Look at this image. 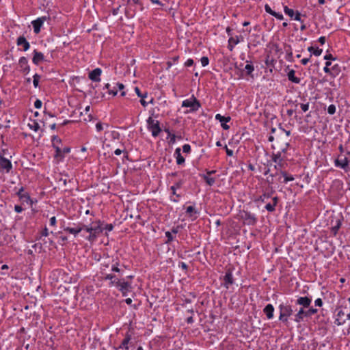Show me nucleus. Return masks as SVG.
Here are the masks:
<instances>
[{
	"label": "nucleus",
	"mask_w": 350,
	"mask_h": 350,
	"mask_svg": "<svg viewBox=\"0 0 350 350\" xmlns=\"http://www.w3.org/2000/svg\"><path fill=\"white\" fill-rule=\"evenodd\" d=\"M284 12L286 15H288L291 18H293L295 12L293 9L289 8L288 6H284Z\"/></svg>",
	"instance_id": "ea45409f"
},
{
	"label": "nucleus",
	"mask_w": 350,
	"mask_h": 350,
	"mask_svg": "<svg viewBox=\"0 0 350 350\" xmlns=\"http://www.w3.org/2000/svg\"><path fill=\"white\" fill-rule=\"evenodd\" d=\"M215 119L221 122V126L224 130L230 129V126L227 124L231 120L230 116H223L219 113L215 115Z\"/></svg>",
	"instance_id": "ddd939ff"
},
{
	"label": "nucleus",
	"mask_w": 350,
	"mask_h": 350,
	"mask_svg": "<svg viewBox=\"0 0 350 350\" xmlns=\"http://www.w3.org/2000/svg\"><path fill=\"white\" fill-rule=\"evenodd\" d=\"M180 151L181 150L180 148H176L174 152V157L176 158V163L178 165H182L185 161V159L182 156Z\"/></svg>",
	"instance_id": "a878e982"
},
{
	"label": "nucleus",
	"mask_w": 350,
	"mask_h": 350,
	"mask_svg": "<svg viewBox=\"0 0 350 350\" xmlns=\"http://www.w3.org/2000/svg\"><path fill=\"white\" fill-rule=\"evenodd\" d=\"M349 161L347 157H345L343 159H336L334 161V165L336 167H339L342 169L345 170L349 166Z\"/></svg>",
	"instance_id": "393cba45"
},
{
	"label": "nucleus",
	"mask_w": 350,
	"mask_h": 350,
	"mask_svg": "<svg viewBox=\"0 0 350 350\" xmlns=\"http://www.w3.org/2000/svg\"><path fill=\"white\" fill-rule=\"evenodd\" d=\"M308 51L312 53L315 56H319L321 55L323 50L319 48L314 49L313 46H309Z\"/></svg>",
	"instance_id": "4c0bfd02"
},
{
	"label": "nucleus",
	"mask_w": 350,
	"mask_h": 350,
	"mask_svg": "<svg viewBox=\"0 0 350 350\" xmlns=\"http://www.w3.org/2000/svg\"><path fill=\"white\" fill-rule=\"evenodd\" d=\"M42 103L40 100L39 99H36V100L34 102V107L36 109H40L42 107Z\"/></svg>",
	"instance_id": "052dcab7"
},
{
	"label": "nucleus",
	"mask_w": 350,
	"mask_h": 350,
	"mask_svg": "<svg viewBox=\"0 0 350 350\" xmlns=\"http://www.w3.org/2000/svg\"><path fill=\"white\" fill-rule=\"evenodd\" d=\"M55 152L54 154V159L56 160L57 163L62 161L65 157L66 154H68L70 152V148L68 146H65L64 148L55 147Z\"/></svg>",
	"instance_id": "0eeeda50"
},
{
	"label": "nucleus",
	"mask_w": 350,
	"mask_h": 350,
	"mask_svg": "<svg viewBox=\"0 0 350 350\" xmlns=\"http://www.w3.org/2000/svg\"><path fill=\"white\" fill-rule=\"evenodd\" d=\"M147 122V128L151 132L153 137H157L161 131V129L158 120H154L152 117H149Z\"/></svg>",
	"instance_id": "20e7f679"
},
{
	"label": "nucleus",
	"mask_w": 350,
	"mask_h": 350,
	"mask_svg": "<svg viewBox=\"0 0 350 350\" xmlns=\"http://www.w3.org/2000/svg\"><path fill=\"white\" fill-rule=\"evenodd\" d=\"M29 127L30 129L38 131L40 129V125L36 121H33L32 124H28Z\"/></svg>",
	"instance_id": "79ce46f5"
},
{
	"label": "nucleus",
	"mask_w": 350,
	"mask_h": 350,
	"mask_svg": "<svg viewBox=\"0 0 350 350\" xmlns=\"http://www.w3.org/2000/svg\"><path fill=\"white\" fill-rule=\"evenodd\" d=\"M234 283V279L233 278L232 269H228L226 271L225 275L224 276L222 285L226 289H228L230 286L232 285Z\"/></svg>",
	"instance_id": "6e6552de"
},
{
	"label": "nucleus",
	"mask_w": 350,
	"mask_h": 350,
	"mask_svg": "<svg viewBox=\"0 0 350 350\" xmlns=\"http://www.w3.org/2000/svg\"><path fill=\"white\" fill-rule=\"evenodd\" d=\"M293 18H294V20H295V21H300L301 23H304V21H301V14L298 11H296L295 12V15Z\"/></svg>",
	"instance_id": "5fc2aeb1"
},
{
	"label": "nucleus",
	"mask_w": 350,
	"mask_h": 350,
	"mask_svg": "<svg viewBox=\"0 0 350 350\" xmlns=\"http://www.w3.org/2000/svg\"><path fill=\"white\" fill-rule=\"evenodd\" d=\"M85 228V224H78L76 227H66L64 228L65 232L72 234L76 237L79 232H81Z\"/></svg>",
	"instance_id": "a211bd4d"
},
{
	"label": "nucleus",
	"mask_w": 350,
	"mask_h": 350,
	"mask_svg": "<svg viewBox=\"0 0 350 350\" xmlns=\"http://www.w3.org/2000/svg\"><path fill=\"white\" fill-rule=\"evenodd\" d=\"M102 74V70L100 68H96L89 72L88 77L90 80L95 82L100 81V75Z\"/></svg>",
	"instance_id": "4468645a"
},
{
	"label": "nucleus",
	"mask_w": 350,
	"mask_h": 350,
	"mask_svg": "<svg viewBox=\"0 0 350 350\" xmlns=\"http://www.w3.org/2000/svg\"><path fill=\"white\" fill-rule=\"evenodd\" d=\"M18 65L21 68V71L24 75H28L30 72V67L28 64V60L25 57H20L18 60Z\"/></svg>",
	"instance_id": "f8f14e48"
},
{
	"label": "nucleus",
	"mask_w": 350,
	"mask_h": 350,
	"mask_svg": "<svg viewBox=\"0 0 350 350\" xmlns=\"http://www.w3.org/2000/svg\"><path fill=\"white\" fill-rule=\"evenodd\" d=\"M96 131L98 132H100L101 131L103 130V124L101 122H98L96 123Z\"/></svg>",
	"instance_id": "774afa93"
},
{
	"label": "nucleus",
	"mask_w": 350,
	"mask_h": 350,
	"mask_svg": "<svg viewBox=\"0 0 350 350\" xmlns=\"http://www.w3.org/2000/svg\"><path fill=\"white\" fill-rule=\"evenodd\" d=\"M307 318V312L304 310V308H300L297 312L294 315V321L296 323H300L304 321V318Z\"/></svg>",
	"instance_id": "aec40b11"
},
{
	"label": "nucleus",
	"mask_w": 350,
	"mask_h": 350,
	"mask_svg": "<svg viewBox=\"0 0 350 350\" xmlns=\"http://www.w3.org/2000/svg\"><path fill=\"white\" fill-rule=\"evenodd\" d=\"M104 89H107L108 91L109 94H111L113 96H116L118 93V90L116 87H113V88H111V85L109 83H106Z\"/></svg>",
	"instance_id": "c9c22d12"
},
{
	"label": "nucleus",
	"mask_w": 350,
	"mask_h": 350,
	"mask_svg": "<svg viewBox=\"0 0 350 350\" xmlns=\"http://www.w3.org/2000/svg\"><path fill=\"white\" fill-rule=\"evenodd\" d=\"M41 78V76L37 73H36L33 76V86L34 88H38V85H39V81Z\"/></svg>",
	"instance_id": "a19ab883"
},
{
	"label": "nucleus",
	"mask_w": 350,
	"mask_h": 350,
	"mask_svg": "<svg viewBox=\"0 0 350 350\" xmlns=\"http://www.w3.org/2000/svg\"><path fill=\"white\" fill-rule=\"evenodd\" d=\"M183 151L184 153L189 154L191 152V146L189 144H184L183 146Z\"/></svg>",
	"instance_id": "864d4df0"
},
{
	"label": "nucleus",
	"mask_w": 350,
	"mask_h": 350,
	"mask_svg": "<svg viewBox=\"0 0 350 350\" xmlns=\"http://www.w3.org/2000/svg\"><path fill=\"white\" fill-rule=\"evenodd\" d=\"M273 16L275 17L277 19H279V20H283L284 19V16H283L282 14L279 13V12H275V13L273 14Z\"/></svg>",
	"instance_id": "0e129e2a"
},
{
	"label": "nucleus",
	"mask_w": 350,
	"mask_h": 350,
	"mask_svg": "<svg viewBox=\"0 0 350 350\" xmlns=\"http://www.w3.org/2000/svg\"><path fill=\"white\" fill-rule=\"evenodd\" d=\"M16 44L18 46H23V50L24 51H27L30 48V44L24 36L18 37L16 40Z\"/></svg>",
	"instance_id": "4be33fe9"
},
{
	"label": "nucleus",
	"mask_w": 350,
	"mask_h": 350,
	"mask_svg": "<svg viewBox=\"0 0 350 350\" xmlns=\"http://www.w3.org/2000/svg\"><path fill=\"white\" fill-rule=\"evenodd\" d=\"M244 70L246 72V75L248 76H252V72L254 70V66L252 65L251 62L247 61V64L245 66Z\"/></svg>",
	"instance_id": "2f4dec72"
},
{
	"label": "nucleus",
	"mask_w": 350,
	"mask_h": 350,
	"mask_svg": "<svg viewBox=\"0 0 350 350\" xmlns=\"http://www.w3.org/2000/svg\"><path fill=\"white\" fill-rule=\"evenodd\" d=\"M315 306L321 307L323 306V301L321 298H318L314 301Z\"/></svg>",
	"instance_id": "e2e57ef3"
},
{
	"label": "nucleus",
	"mask_w": 350,
	"mask_h": 350,
	"mask_svg": "<svg viewBox=\"0 0 350 350\" xmlns=\"http://www.w3.org/2000/svg\"><path fill=\"white\" fill-rule=\"evenodd\" d=\"M126 5L136 8L137 6H139V9L141 11L144 10L142 0H127Z\"/></svg>",
	"instance_id": "bb28decb"
},
{
	"label": "nucleus",
	"mask_w": 350,
	"mask_h": 350,
	"mask_svg": "<svg viewBox=\"0 0 350 350\" xmlns=\"http://www.w3.org/2000/svg\"><path fill=\"white\" fill-rule=\"evenodd\" d=\"M32 62L35 65H39L41 62L44 61V54L37 50H34L33 52Z\"/></svg>",
	"instance_id": "6ab92c4d"
},
{
	"label": "nucleus",
	"mask_w": 350,
	"mask_h": 350,
	"mask_svg": "<svg viewBox=\"0 0 350 350\" xmlns=\"http://www.w3.org/2000/svg\"><path fill=\"white\" fill-rule=\"evenodd\" d=\"M299 105H300V108L301 109L303 112H306L309 110V107H310L309 103H301Z\"/></svg>",
	"instance_id": "3c124183"
},
{
	"label": "nucleus",
	"mask_w": 350,
	"mask_h": 350,
	"mask_svg": "<svg viewBox=\"0 0 350 350\" xmlns=\"http://www.w3.org/2000/svg\"><path fill=\"white\" fill-rule=\"evenodd\" d=\"M276 164L274 165V168L278 171L280 172V174H281V172H284V169L287 166V163L286 162V160H282L281 161H279L278 163H275Z\"/></svg>",
	"instance_id": "c756f323"
},
{
	"label": "nucleus",
	"mask_w": 350,
	"mask_h": 350,
	"mask_svg": "<svg viewBox=\"0 0 350 350\" xmlns=\"http://www.w3.org/2000/svg\"><path fill=\"white\" fill-rule=\"evenodd\" d=\"M278 308L280 311L279 321L285 325H287L288 323V318L293 313L292 306L287 304H280Z\"/></svg>",
	"instance_id": "f257e3e1"
},
{
	"label": "nucleus",
	"mask_w": 350,
	"mask_h": 350,
	"mask_svg": "<svg viewBox=\"0 0 350 350\" xmlns=\"http://www.w3.org/2000/svg\"><path fill=\"white\" fill-rule=\"evenodd\" d=\"M178 267L185 271H187L189 268L188 265L184 262H179Z\"/></svg>",
	"instance_id": "bf43d9fd"
},
{
	"label": "nucleus",
	"mask_w": 350,
	"mask_h": 350,
	"mask_svg": "<svg viewBox=\"0 0 350 350\" xmlns=\"http://www.w3.org/2000/svg\"><path fill=\"white\" fill-rule=\"evenodd\" d=\"M24 187H21L16 191V195L18 197L20 200L23 202H26L27 204L32 205L33 203V200L31 198L29 193H24Z\"/></svg>",
	"instance_id": "1a4fd4ad"
},
{
	"label": "nucleus",
	"mask_w": 350,
	"mask_h": 350,
	"mask_svg": "<svg viewBox=\"0 0 350 350\" xmlns=\"http://www.w3.org/2000/svg\"><path fill=\"white\" fill-rule=\"evenodd\" d=\"M265 10L266 12L269 13L271 16H273V14L275 13V11L272 10L271 7L268 4H266L265 5Z\"/></svg>",
	"instance_id": "6e6d98bb"
},
{
	"label": "nucleus",
	"mask_w": 350,
	"mask_h": 350,
	"mask_svg": "<svg viewBox=\"0 0 350 350\" xmlns=\"http://www.w3.org/2000/svg\"><path fill=\"white\" fill-rule=\"evenodd\" d=\"M96 225L92 226L93 227V233L98 235L103 232V228H102V222L100 220H98L95 222Z\"/></svg>",
	"instance_id": "473e14b6"
},
{
	"label": "nucleus",
	"mask_w": 350,
	"mask_h": 350,
	"mask_svg": "<svg viewBox=\"0 0 350 350\" xmlns=\"http://www.w3.org/2000/svg\"><path fill=\"white\" fill-rule=\"evenodd\" d=\"M331 71L332 72V77H336L337 75H338L339 72H340V68H339V66L338 64H335L334 65L332 68H331Z\"/></svg>",
	"instance_id": "37998d69"
},
{
	"label": "nucleus",
	"mask_w": 350,
	"mask_h": 350,
	"mask_svg": "<svg viewBox=\"0 0 350 350\" xmlns=\"http://www.w3.org/2000/svg\"><path fill=\"white\" fill-rule=\"evenodd\" d=\"M275 192V190L273 189L271 186H270V190L267 191H263L262 193L258 196L254 200V202L256 203H264L265 202L266 200L271 198L273 193Z\"/></svg>",
	"instance_id": "9d476101"
},
{
	"label": "nucleus",
	"mask_w": 350,
	"mask_h": 350,
	"mask_svg": "<svg viewBox=\"0 0 350 350\" xmlns=\"http://www.w3.org/2000/svg\"><path fill=\"white\" fill-rule=\"evenodd\" d=\"M183 185V180H180L179 181L176 182L172 186L170 187V191H172V195L175 196L176 198H173L172 196H170V200L174 202H178V198L181 197V196L176 193V189H180Z\"/></svg>",
	"instance_id": "9b49d317"
},
{
	"label": "nucleus",
	"mask_w": 350,
	"mask_h": 350,
	"mask_svg": "<svg viewBox=\"0 0 350 350\" xmlns=\"http://www.w3.org/2000/svg\"><path fill=\"white\" fill-rule=\"evenodd\" d=\"M135 91L137 95L142 98H144L147 96V92L142 94L138 87L135 88Z\"/></svg>",
	"instance_id": "de8ad7c7"
},
{
	"label": "nucleus",
	"mask_w": 350,
	"mask_h": 350,
	"mask_svg": "<svg viewBox=\"0 0 350 350\" xmlns=\"http://www.w3.org/2000/svg\"><path fill=\"white\" fill-rule=\"evenodd\" d=\"M194 64V61L192 59H188L185 62V66L186 67H189V66H193Z\"/></svg>",
	"instance_id": "680f3d73"
},
{
	"label": "nucleus",
	"mask_w": 350,
	"mask_h": 350,
	"mask_svg": "<svg viewBox=\"0 0 350 350\" xmlns=\"http://www.w3.org/2000/svg\"><path fill=\"white\" fill-rule=\"evenodd\" d=\"M271 160L274 163H278L279 161H281L282 160H286V155H282V152H278L277 153H273L271 156Z\"/></svg>",
	"instance_id": "c85d7f7f"
},
{
	"label": "nucleus",
	"mask_w": 350,
	"mask_h": 350,
	"mask_svg": "<svg viewBox=\"0 0 350 350\" xmlns=\"http://www.w3.org/2000/svg\"><path fill=\"white\" fill-rule=\"evenodd\" d=\"M241 217L243 222L249 226H254L257 223V217L255 214L248 211L243 210L241 213Z\"/></svg>",
	"instance_id": "423d86ee"
},
{
	"label": "nucleus",
	"mask_w": 350,
	"mask_h": 350,
	"mask_svg": "<svg viewBox=\"0 0 350 350\" xmlns=\"http://www.w3.org/2000/svg\"><path fill=\"white\" fill-rule=\"evenodd\" d=\"M308 317H311L313 314H315L317 313L318 310L317 308H310L308 310H306Z\"/></svg>",
	"instance_id": "09e8293b"
},
{
	"label": "nucleus",
	"mask_w": 350,
	"mask_h": 350,
	"mask_svg": "<svg viewBox=\"0 0 350 350\" xmlns=\"http://www.w3.org/2000/svg\"><path fill=\"white\" fill-rule=\"evenodd\" d=\"M118 262H116L115 265H113L111 267V271L114 272H120V269L118 268Z\"/></svg>",
	"instance_id": "69168bd1"
},
{
	"label": "nucleus",
	"mask_w": 350,
	"mask_h": 350,
	"mask_svg": "<svg viewBox=\"0 0 350 350\" xmlns=\"http://www.w3.org/2000/svg\"><path fill=\"white\" fill-rule=\"evenodd\" d=\"M200 62H201L202 66L203 67H204V66H206L208 64L209 59H208V58L207 57L204 56V57H202L200 59Z\"/></svg>",
	"instance_id": "603ef678"
},
{
	"label": "nucleus",
	"mask_w": 350,
	"mask_h": 350,
	"mask_svg": "<svg viewBox=\"0 0 350 350\" xmlns=\"http://www.w3.org/2000/svg\"><path fill=\"white\" fill-rule=\"evenodd\" d=\"M186 213L188 214H190V216H192L191 213H196L197 211L195 210L193 206H189L187 208Z\"/></svg>",
	"instance_id": "4d7b16f0"
},
{
	"label": "nucleus",
	"mask_w": 350,
	"mask_h": 350,
	"mask_svg": "<svg viewBox=\"0 0 350 350\" xmlns=\"http://www.w3.org/2000/svg\"><path fill=\"white\" fill-rule=\"evenodd\" d=\"M279 202V198L274 196L271 198V202L267 204L265 208L269 213H273L275 211V207Z\"/></svg>",
	"instance_id": "5701e85b"
},
{
	"label": "nucleus",
	"mask_w": 350,
	"mask_h": 350,
	"mask_svg": "<svg viewBox=\"0 0 350 350\" xmlns=\"http://www.w3.org/2000/svg\"><path fill=\"white\" fill-rule=\"evenodd\" d=\"M311 302H312V298L310 297L306 296V297H299L297 299L295 304L297 305L301 306H302L301 308H308L310 307Z\"/></svg>",
	"instance_id": "2eb2a0df"
},
{
	"label": "nucleus",
	"mask_w": 350,
	"mask_h": 350,
	"mask_svg": "<svg viewBox=\"0 0 350 350\" xmlns=\"http://www.w3.org/2000/svg\"><path fill=\"white\" fill-rule=\"evenodd\" d=\"M104 280H110V282H117L118 279H116V277L115 275L109 273V274H107L104 277Z\"/></svg>",
	"instance_id": "49530a36"
},
{
	"label": "nucleus",
	"mask_w": 350,
	"mask_h": 350,
	"mask_svg": "<svg viewBox=\"0 0 350 350\" xmlns=\"http://www.w3.org/2000/svg\"><path fill=\"white\" fill-rule=\"evenodd\" d=\"M136 12H137L136 8H133V7L126 5V8L125 9V16L127 18H133L135 15Z\"/></svg>",
	"instance_id": "7c9ffc66"
},
{
	"label": "nucleus",
	"mask_w": 350,
	"mask_h": 350,
	"mask_svg": "<svg viewBox=\"0 0 350 350\" xmlns=\"http://www.w3.org/2000/svg\"><path fill=\"white\" fill-rule=\"evenodd\" d=\"M288 79L296 84H299L301 81L299 77H295V71L294 70H291L287 73Z\"/></svg>",
	"instance_id": "cd10ccee"
},
{
	"label": "nucleus",
	"mask_w": 350,
	"mask_h": 350,
	"mask_svg": "<svg viewBox=\"0 0 350 350\" xmlns=\"http://www.w3.org/2000/svg\"><path fill=\"white\" fill-rule=\"evenodd\" d=\"M181 106L182 107L189 108V110L186 113H193L197 111L201 107V104L194 95H192L189 98L184 100L182 102Z\"/></svg>",
	"instance_id": "f03ea898"
},
{
	"label": "nucleus",
	"mask_w": 350,
	"mask_h": 350,
	"mask_svg": "<svg viewBox=\"0 0 350 350\" xmlns=\"http://www.w3.org/2000/svg\"><path fill=\"white\" fill-rule=\"evenodd\" d=\"M243 38L242 36H237L235 38L230 37L228 41V49L230 51H232L234 49V46L239 44L241 40H243Z\"/></svg>",
	"instance_id": "412c9836"
},
{
	"label": "nucleus",
	"mask_w": 350,
	"mask_h": 350,
	"mask_svg": "<svg viewBox=\"0 0 350 350\" xmlns=\"http://www.w3.org/2000/svg\"><path fill=\"white\" fill-rule=\"evenodd\" d=\"M109 286H116L119 291L122 293L124 297L126 296L127 293L131 289V284L129 282L124 281V280H117V282H111Z\"/></svg>",
	"instance_id": "7ed1b4c3"
},
{
	"label": "nucleus",
	"mask_w": 350,
	"mask_h": 350,
	"mask_svg": "<svg viewBox=\"0 0 350 350\" xmlns=\"http://www.w3.org/2000/svg\"><path fill=\"white\" fill-rule=\"evenodd\" d=\"M132 335L133 332L131 331V329H129V330L126 332L124 338L123 339L124 343H130L131 339H132Z\"/></svg>",
	"instance_id": "58836bf2"
},
{
	"label": "nucleus",
	"mask_w": 350,
	"mask_h": 350,
	"mask_svg": "<svg viewBox=\"0 0 350 350\" xmlns=\"http://www.w3.org/2000/svg\"><path fill=\"white\" fill-rule=\"evenodd\" d=\"M129 343H124L123 341H122L121 344L116 348V350L119 349H123V350H129Z\"/></svg>",
	"instance_id": "a18cd8bd"
},
{
	"label": "nucleus",
	"mask_w": 350,
	"mask_h": 350,
	"mask_svg": "<svg viewBox=\"0 0 350 350\" xmlns=\"http://www.w3.org/2000/svg\"><path fill=\"white\" fill-rule=\"evenodd\" d=\"M263 312L268 319H271L273 318L274 307L269 304L264 308Z\"/></svg>",
	"instance_id": "b1692460"
},
{
	"label": "nucleus",
	"mask_w": 350,
	"mask_h": 350,
	"mask_svg": "<svg viewBox=\"0 0 350 350\" xmlns=\"http://www.w3.org/2000/svg\"><path fill=\"white\" fill-rule=\"evenodd\" d=\"M5 150H1L0 152V172L9 173L12 169L11 161L4 157Z\"/></svg>",
	"instance_id": "39448f33"
},
{
	"label": "nucleus",
	"mask_w": 350,
	"mask_h": 350,
	"mask_svg": "<svg viewBox=\"0 0 350 350\" xmlns=\"http://www.w3.org/2000/svg\"><path fill=\"white\" fill-rule=\"evenodd\" d=\"M204 180L206 182V183L209 185L212 186L215 183V178H211L207 175L202 174L201 175Z\"/></svg>",
	"instance_id": "e433bc0d"
},
{
	"label": "nucleus",
	"mask_w": 350,
	"mask_h": 350,
	"mask_svg": "<svg viewBox=\"0 0 350 350\" xmlns=\"http://www.w3.org/2000/svg\"><path fill=\"white\" fill-rule=\"evenodd\" d=\"M165 237H167V240L165 241V244L170 243L174 240V237L172 234L171 232L167 231L165 233Z\"/></svg>",
	"instance_id": "c03bdc74"
},
{
	"label": "nucleus",
	"mask_w": 350,
	"mask_h": 350,
	"mask_svg": "<svg viewBox=\"0 0 350 350\" xmlns=\"http://www.w3.org/2000/svg\"><path fill=\"white\" fill-rule=\"evenodd\" d=\"M52 146L54 149L55 147H59L62 144V139L57 135H53L51 139Z\"/></svg>",
	"instance_id": "72a5a7b5"
},
{
	"label": "nucleus",
	"mask_w": 350,
	"mask_h": 350,
	"mask_svg": "<svg viewBox=\"0 0 350 350\" xmlns=\"http://www.w3.org/2000/svg\"><path fill=\"white\" fill-rule=\"evenodd\" d=\"M324 59L327 61L335 60L336 57H334L332 54H327L324 56Z\"/></svg>",
	"instance_id": "338daca9"
},
{
	"label": "nucleus",
	"mask_w": 350,
	"mask_h": 350,
	"mask_svg": "<svg viewBox=\"0 0 350 350\" xmlns=\"http://www.w3.org/2000/svg\"><path fill=\"white\" fill-rule=\"evenodd\" d=\"M342 219H343V217H341L340 218H336L334 221L332 220L331 221V224L332 225V228H331V232H332L334 236H336V234H338V230L342 226Z\"/></svg>",
	"instance_id": "f3484780"
},
{
	"label": "nucleus",
	"mask_w": 350,
	"mask_h": 350,
	"mask_svg": "<svg viewBox=\"0 0 350 350\" xmlns=\"http://www.w3.org/2000/svg\"><path fill=\"white\" fill-rule=\"evenodd\" d=\"M46 21V17H40L38 18L36 20H34L31 22L33 31L35 33H38L40 31L41 27L44 23V22Z\"/></svg>",
	"instance_id": "dca6fc26"
},
{
	"label": "nucleus",
	"mask_w": 350,
	"mask_h": 350,
	"mask_svg": "<svg viewBox=\"0 0 350 350\" xmlns=\"http://www.w3.org/2000/svg\"><path fill=\"white\" fill-rule=\"evenodd\" d=\"M280 174L284 177V180H283L284 183H287L288 182L294 180V177L292 175H289L286 172V171L281 172Z\"/></svg>",
	"instance_id": "f704fd0d"
},
{
	"label": "nucleus",
	"mask_w": 350,
	"mask_h": 350,
	"mask_svg": "<svg viewBox=\"0 0 350 350\" xmlns=\"http://www.w3.org/2000/svg\"><path fill=\"white\" fill-rule=\"evenodd\" d=\"M336 112V106L333 104L330 105L327 107V113L330 115L334 114Z\"/></svg>",
	"instance_id": "8fccbe9b"
},
{
	"label": "nucleus",
	"mask_w": 350,
	"mask_h": 350,
	"mask_svg": "<svg viewBox=\"0 0 350 350\" xmlns=\"http://www.w3.org/2000/svg\"><path fill=\"white\" fill-rule=\"evenodd\" d=\"M97 236L98 235L96 234L90 232L89 233V236L87 237L86 239L90 241H92L97 237Z\"/></svg>",
	"instance_id": "13d9d810"
}]
</instances>
